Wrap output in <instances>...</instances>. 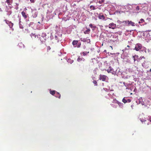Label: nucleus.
<instances>
[{
    "instance_id": "10",
    "label": "nucleus",
    "mask_w": 151,
    "mask_h": 151,
    "mask_svg": "<svg viewBox=\"0 0 151 151\" xmlns=\"http://www.w3.org/2000/svg\"><path fill=\"white\" fill-rule=\"evenodd\" d=\"M85 60V59L83 58H80L78 57V58L77 59V61L78 62H80L81 61H84Z\"/></svg>"
},
{
    "instance_id": "2",
    "label": "nucleus",
    "mask_w": 151,
    "mask_h": 151,
    "mask_svg": "<svg viewBox=\"0 0 151 151\" xmlns=\"http://www.w3.org/2000/svg\"><path fill=\"white\" fill-rule=\"evenodd\" d=\"M108 27L110 29H114L116 28V24L113 22L109 24Z\"/></svg>"
},
{
    "instance_id": "23",
    "label": "nucleus",
    "mask_w": 151,
    "mask_h": 151,
    "mask_svg": "<svg viewBox=\"0 0 151 151\" xmlns=\"http://www.w3.org/2000/svg\"><path fill=\"white\" fill-rule=\"evenodd\" d=\"M122 101L123 102H124V103H126L127 102V100H126L125 98H123L122 100Z\"/></svg>"
},
{
    "instance_id": "30",
    "label": "nucleus",
    "mask_w": 151,
    "mask_h": 151,
    "mask_svg": "<svg viewBox=\"0 0 151 151\" xmlns=\"http://www.w3.org/2000/svg\"><path fill=\"white\" fill-rule=\"evenodd\" d=\"M140 120L142 122L146 121V120H145L144 119H142L141 118H140Z\"/></svg>"
},
{
    "instance_id": "38",
    "label": "nucleus",
    "mask_w": 151,
    "mask_h": 151,
    "mask_svg": "<svg viewBox=\"0 0 151 151\" xmlns=\"http://www.w3.org/2000/svg\"><path fill=\"white\" fill-rule=\"evenodd\" d=\"M149 120L150 122H151V116L149 118Z\"/></svg>"
},
{
    "instance_id": "25",
    "label": "nucleus",
    "mask_w": 151,
    "mask_h": 151,
    "mask_svg": "<svg viewBox=\"0 0 151 151\" xmlns=\"http://www.w3.org/2000/svg\"><path fill=\"white\" fill-rule=\"evenodd\" d=\"M139 6H137L136 8V10L137 11V13L139 12Z\"/></svg>"
},
{
    "instance_id": "18",
    "label": "nucleus",
    "mask_w": 151,
    "mask_h": 151,
    "mask_svg": "<svg viewBox=\"0 0 151 151\" xmlns=\"http://www.w3.org/2000/svg\"><path fill=\"white\" fill-rule=\"evenodd\" d=\"M109 68H110L109 69L106 70L108 73H110L111 72V71L113 70V69L111 68V67H110Z\"/></svg>"
},
{
    "instance_id": "7",
    "label": "nucleus",
    "mask_w": 151,
    "mask_h": 151,
    "mask_svg": "<svg viewBox=\"0 0 151 151\" xmlns=\"http://www.w3.org/2000/svg\"><path fill=\"white\" fill-rule=\"evenodd\" d=\"M99 18L100 19H104L105 18V17L102 14L100 13L99 14Z\"/></svg>"
},
{
    "instance_id": "9",
    "label": "nucleus",
    "mask_w": 151,
    "mask_h": 151,
    "mask_svg": "<svg viewBox=\"0 0 151 151\" xmlns=\"http://www.w3.org/2000/svg\"><path fill=\"white\" fill-rule=\"evenodd\" d=\"M30 36L32 39H35L37 37V36L35 34L31 33V34L30 35Z\"/></svg>"
},
{
    "instance_id": "16",
    "label": "nucleus",
    "mask_w": 151,
    "mask_h": 151,
    "mask_svg": "<svg viewBox=\"0 0 151 151\" xmlns=\"http://www.w3.org/2000/svg\"><path fill=\"white\" fill-rule=\"evenodd\" d=\"M89 26L92 28H93V29H95L96 28V26H93L92 24H89Z\"/></svg>"
},
{
    "instance_id": "32",
    "label": "nucleus",
    "mask_w": 151,
    "mask_h": 151,
    "mask_svg": "<svg viewBox=\"0 0 151 151\" xmlns=\"http://www.w3.org/2000/svg\"><path fill=\"white\" fill-rule=\"evenodd\" d=\"M44 40L42 41V40H41L42 39V38H40V40L42 42H45V41L46 40L44 38H43V37H42V38Z\"/></svg>"
},
{
    "instance_id": "43",
    "label": "nucleus",
    "mask_w": 151,
    "mask_h": 151,
    "mask_svg": "<svg viewBox=\"0 0 151 151\" xmlns=\"http://www.w3.org/2000/svg\"><path fill=\"white\" fill-rule=\"evenodd\" d=\"M140 23V22H139V23Z\"/></svg>"
},
{
    "instance_id": "36",
    "label": "nucleus",
    "mask_w": 151,
    "mask_h": 151,
    "mask_svg": "<svg viewBox=\"0 0 151 151\" xmlns=\"http://www.w3.org/2000/svg\"><path fill=\"white\" fill-rule=\"evenodd\" d=\"M35 0H30V1L32 3H34Z\"/></svg>"
},
{
    "instance_id": "37",
    "label": "nucleus",
    "mask_w": 151,
    "mask_h": 151,
    "mask_svg": "<svg viewBox=\"0 0 151 151\" xmlns=\"http://www.w3.org/2000/svg\"><path fill=\"white\" fill-rule=\"evenodd\" d=\"M140 58H141V59H142V58H143L144 59H145V58L144 56H142V57H140Z\"/></svg>"
},
{
    "instance_id": "35",
    "label": "nucleus",
    "mask_w": 151,
    "mask_h": 151,
    "mask_svg": "<svg viewBox=\"0 0 151 151\" xmlns=\"http://www.w3.org/2000/svg\"><path fill=\"white\" fill-rule=\"evenodd\" d=\"M37 13L36 12H35V14L34 15L35 17H37Z\"/></svg>"
},
{
    "instance_id": "3",
    "label": "nucleus",
    "mask_w": 151,
    "mask_h": 151,
    "mask_svg": "<svg viewBox=\"0 0 151 151\" xmlns=\"http://www.w3.org/2000/svg\"><path fill=\"white\" fill-rule=\"evenodd\" d=\"M107 78V76L105 75H101L100 74L99 75V79L100 80H101L103 81H105L106 78Z\"/></svg>"
},
{
    "instance_id": "6",
    "label": "nucleus",
    "mask_w": 151,
    "mask_h": 151,
    "mask_svg": "<svg viewBox=\"0 0 151 151\" xmlns=\"http://www.w3.org/2000/svg\"><path fill=\"white\" fill-rule=\"evenodd\" d=\"M78 42V40H74L73 41L72 44L74 47H76Z\"/></svg>"
},
{
    "instance_id": "28",
    "label": "nucleus",
    "mask_w": 151,
    "mask_h": 151,
    "mask_svg": "<svg viewBox=\"0 0 151 151\" xmlns=\"http://www.w3.org/2000/svg\"><path fill=\"white\" fill-rule=\"evenodd\" d=\"M105 0H101V1H99V4H101L104 2V1Z\"/></svg>"
},
{
    "instance_id": "42",
    "label": "nucleus",
    "mask_w": 151,
    "mask_h": 151,
    "mask_svg": "<svg viewBox=\"0 0 151 151\" xmlns=\"http://www.w3.org/2000/svg\"><path fill=\"white\" fill-rule=\"evenodd\" d=\"M0 11H1V9H0Z\"/></svg>"
},
{
    "instance_id": "21",
    "label": "nucleus",
    "mask_w": 151,
    "mask_h": 151,
    "mask_svg": "<svg viewBox=\"0 0 151 151\" xmlns=\"http://www.w3.org/2000/svg\"><path fill=\"white\" fill-rule=\"evenodd\" d=\"M18 45L19 46L21 47H24V45L22 42H20V43H19L18 44Z\"/></svg>"
},
{
    "instance_id": "17",
    "label": "nucleus",
    "mask_w": 151,
    "mask_h": 151,
    "mask_svg": "<svg viewBox=\"0 0 151 151\" xmlns=\"http://www.w3.org/2000/svg\"><path fill=\"white\" fill-rule=\"evenodd\" d=\"M55 91H51L50 90V93L52 95H54L55 93Z\"/></svg>"
},
{
    "instance_id": "1",
    "label": "nucleus",
    "mask_w": 151,
    "mask_h": 151,
    "mask_svg": "<svg viewBox=\"0 0 151 151\" xmlns=\"http://www.w3.org/2000/svg\"><path fill=\"white\" fill-rule=\"evenodd\" d=\"M142 47V45L140 43H137L135 45L134 49L137 51H139L141 50Z\"/></svg>"
},
{
    "instance_id": "29",
    "label": "nucleus",
    "mask_w": 151,
    "mask_h": 151,
    "mask_svg": "<svg viewBox=\"0 0 151 151\" xmlns=\"http://www.w3.org/2000/svg\"><path fill=\"white\" fill-rule=\"evenodd\" d=\"M117 22L119 24H121L122 23H123V21L122 22V21H119V20H118L117 21Z\"/></svg>"
},
{
    "instance_id": "45",
    "label": "nucleus",
    "mask_w": 151,
    "mask_h": 151,
    "mask_svg": "<svg viewBox=\"0 0 151 151\" xmlns=\"http://www.w3.org/2000/svg\"><path fill=\"white\" fill-rule=\"evenodd\" d=\"M72 62H73V61H72L70 63H71Z\"/></svg>"
},
{
    "instance_id": "39",
    "label": "nucleus",
    "mask_w": 151,
    "mask_h": 151,
    "mask_svg": "<svg viewBox=\"0 0 151 151\" xmlns=\"http://www.w3.org/2000/svg\"><path fill=\"white\" fill-rule=\"evenodd\" d=\"M110 47H111V49L112 50L113 49V48H112V46H110Z\"/></svg>"
},
{
    "instance_id": "20",
    "label": "nucleus",
    "mask_w": 151,
    "mask_h": 151,
    "mask_svg": "<svg viewBox=\"0 0 151 151\" xmlns=\"http://www.w3.org/2000/svg\"><path fill=\"white\" fill-rule=\"evenodd\" d=\"M81 42H78V44H77V46L76 47L78 48H79L81 47Z\"/></svg>"
},
{
    "instance_id": "24",
    "label": "nucleus",
    "mask_w": 151,
    "mask_h": 151,
    "mask_svg": "<svg viewBox=\"0 0 151 151\" xmlns=\"http://www.w3.org/2000/svg\"><path fill=\"white\" fill-rule=\"evenodd\" d=\"M89 53V52H83L82 53V54H83V56H85L86 55H87V54L88 53Z\"/></svg>"
},
{
    "instance_id": "14",
    "label": "nucleus",
    "mask_w": 151,
    "mask_h": 151,
    "mask_svg": "<svg viewBox=\"0 0 151 151\" xmlns=\"http://www.w3.org/2000/svg\"><path fill=\"white\" fill-rule=\"evenodd\" d=\"M116 103L117 104L120 106H122V103L119 102L118 101H116Z\"/></svg>"
},
{
    "instance_id": "15",
    "label": "nucleus",
    "mask_w": 151,
    "mask_h": 151,
    "mask_svg": "<svg viewBox=\"0 0 151 151\" xmlns=\"http://www.w3.org/2000/svg\"><path fill=\"white\" fill-rule=\"evenodd\" d=\"M6 2L9 5L11 4L12 3V0H6Z\"/></svg>"
},
{
    "instance_id": "26",
    "label": "nucleus",
    "mask_w": 151,
    "mask_h": 151,
    "mask_svg": "<svg viewBox=\"0 0 151 151\" xmlns=\"http://www.w3.org/2000/svg\"><path fill=\"white\" fill-rule=\"evenodd\" d=\"M90 8L91 9H92L93 10H95L96 9V8H95V7L94 6L91 5L90 6Z\"/></svg>"
},
{
    "instance_id": "34",
    "label": "nucleus",
    "mask_w": 151,
    "mask_h": 151,
    "mask_svg": "<svg viewBox=\"0 0 151 151\" xmlns=\"http://www.w3.org/2000/svg\"><path fill=\"white\" fill-rule=\"evenodd\" d=\"M140 21L141 22H144V20L143 19H140Z\"/></svg>"
},
{
    "instance_id": "31",
    "label": "nucleus",
    "mask_w": 151,
    "mask_h": 151,
    "mask_svg": "<svg viewBox=\"0 0 151 151\" xmlns=\"http://www.w3.org/2000/svg\"><path fill=\"white\" fill-rule=\"evenodd\" d=\"M81 41H82L84 42H86V40L85 39H83V40H81Z\"/></svg>"
},
{
    "instance_id": "22",
    "label": "nucleus",
    "mask_w": 151,
    "mask_h": 151,
    "mask_svg": "<svg viewBox=\"0 0 151 151\" xmlns=\"http://www.w3.org/2000/svg\"><path fill=\"white\" fill-rule=\"evenodd\" d=\"M12 12L10 11H7V14L9 16L10 15L12 14Z\"/></svg>"
},
{
    "instance_id": "13",
    "label": "nucleus",
    "mask_w": 151,
    "mask_h": 151,
    "mask_svg": "<svg viewBox=\"0 0 151 151\" xmlns=\"http://www.w3.org/2000/svg\"><path fill=\"white\" fill-rule=\"evenodd\" d=\"M56 97L60 99L61 97V95L58 92H57L56 94Z\"/></svg>"
},
{
    "instance_id": "5",
    "label": "nucleus",
    "mask_w": 151,
    "mask_h": 151,
    "mask_svg": "<svg viewBox=\"0 0 151 151\" xmlns=\"http://www.w3.org/2000/svg\"><path fill=\"white\" fill-rule=\"evenodd\" d=\"M131 25L132 26H135V23L131 21H128V24L127 26Z\"/></svg>"
},
{
    "instance_id": "8",
    "label": "nucleus",
    "mask_w": 151,
    "mask_h": 151,
    "mask_svg": "<svg viewBox=\"0 0 151 151\" xmlns=\"http://www.w3.org/2000/svg\"><path fill=\"white\" fill-rule=\"evenodd\" d=\"M139 56L137 55H135L134 56H132V58L133 59L134 62L137 60V59L138 58Z\"/></svg>"
},
{
    "instance_id": "11",
    "label": "nucleus",
    "mask_w": 151,
    "mask_h": 151,
    "mask_svg": "<svg viewBox=\"0 0 151 151\" xmlns=\"http://www.w3.org/2000/svg\"><path fill=\"white\" fill-rule=\"evenodd\" d=\"M142 67L144 68H146L147 67V65L146 64V62L145 60H144V62L142 63Z\"/></svg>"
},
{
    "instance_id": "4",
    "label": "nucleus",
    "mask_w": 151,
    "mask_h": 151,
    "mask_svg": "<svg viewBox=\"0 0 151 151\" xmlns=\"http://www.w3.org/2000/svg\"><path fill=\"white\" fill-rule=\"evenodd\" d=\"M21 14L23 17L24 19H26L28 17H29L28 14L24 11H22L21 12Z\"/></svg>"
},
{
    "instance_id": "40",
    "label": "nucleus",
    "mask_w": 151,
    "mask_h": 151,
    "mask_svg": "<svg viewBox=\"0 0 151 151\" xmlns=\"http://www.w3.org/2000/svg\"><path fill=\"white\" fill-rule=\"evenodd\" d=\"M149 71L150 72H151V69H150V70H149Z\"/></svg>"
},
{
    "instance_id": "12",
    "label": "nucleus",
    "mask_w": 151,
    "mask_h": 151,
    "mask_svg": "<svg viewBox=\"0 0 151 151\" xmlns=\"http://www.w3.org/2000/svg\"><path fill=\"white\" fill-rule=\"evenodd\" d=\"M128 21V20L124 21H123V25L124 26L127 25Z\"/></svg>"
},
{
    "instance_id": "44",
    "label": "nucleus",
    "mask_w": 151,
    "mask_h": 151,
    "mask_svg": "<svg viewBox=\"0 0 151 151\" xmlns=\"http://www.w3.org/2000/svg\"><path fill=\"white\" fill-rule=\"evenodd\" d=\"M69 60H68V62H69Z\"/></svg>"
},
{
    "instance_id": "41",
    "label": "nucleus",
    "mask_w": 151,
    "mask_h": 151,
    "mask_svg": "<svg viewBox=\"0 0 151 151\" xmlns=\"http://www.w3.org/2000/svg\"><path fill=\"white\" fill-rule=\"evenodd\" d=\"M127 47H129L130 46L129 45H128L127 46Z\"/></svg>"
},
{
    "instance_id": "19",
    "label": "nucleus",
    "mask_w": 151,
    "mask_h": 151,
    "mask_svg": "<svg viewBox=\"0 0 151 151\" xmlns=\"http://www.w3.org/2000/svg\"><path fill=\"white\" fill-rule=\"evenodd\" d=\"M90 31V29H88L86 30L84 32L85 34H88V32Z\"/></svg>"
},
{
    "instance_id": "33",
    "label": "nucleus",
    "mask_w": 151,
    "mask_h": 151,
    "mask_svg": "<svg viewBox=\"0 0 151 151\" xmlns=\"http://www.w3.org/2000/svg\"><path fill=\"white\" fill-rule=\"evenodd\" d=\"M127 102H131V100L130 99H128L127 100Z\"/></svg>"
},
{
    "instance_id": "27",
    "label": "nucleus",
    "mask_w": 151,
    "mask_h": 151,
    "mask_svg": "<svg viewBox=\"0 0 151 151\" xmlns=\"http://www.w3.org/2000/svg\"><path fill=\"white\" fill-rule=\"evenodd\" d=\"M93 83L95 84V86H97V81H95L94 80L93 82Z\"/></svg>"
}]
</instances>
